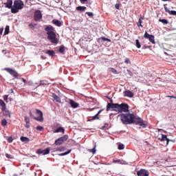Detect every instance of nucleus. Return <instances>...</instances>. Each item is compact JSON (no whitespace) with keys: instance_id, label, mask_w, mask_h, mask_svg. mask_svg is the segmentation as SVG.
I'll list each match as a JSON object with an SVG mask.
<instances>
[{"instance_id":"f257e3e1","label":"nucleus","mask_w":176,"mask_h":176,"mask_svg":"<svg viewBox=\"0 0 176 176\" xmlns=\"http://www.w3.org/2000/svg\"><path fill=\"white\" fill-rule=\"evenodd\" d=\"M120 118V120L123 124H137L140 126L142 129H146L148 125L145 123V121L141 118V117H137L133 113H121L118 115Z\"/></svg>"},{"instance_id":"f03ea898","label":"nucleus","mask_w":176,"mask_h":176,"mask_svg":"<svg viewBox=\"0 0 176 176\" xmlns=\"http://www.w3.org/2000/svg\"><path fill=\"white\" fill-rule=\"evenodd\" d=\"M45 31L47 32V39L52 43L57 45L58 43V39L57 38V36L54 32V28L52 25H46L45 28Z\"/></svg>"},{"instance_id":"7ed1b4c3","label":"nucleus","mask_w":176,"mask_h":176,"mask_svg":"<svg viewBox=\"0 0 176 176\" xmlns=\"http://www.w3.org/2000/svg\"><path fill=\"white\" fill-rule=\"evenodd\" d=\"M24 8V2L21 0H15L13 3L11 13L16 14L19 13L20 10Z\"/></svg>"},{"instance_id":"20e7f679","label":"nucleus","mask_w":176,"mask_h":176,"mask_svg":"<svg viewBox=\"0 0 176 176\" xmlns=\"http://www.w3.org/2000/svg\"><path fill=\"white\" fill-rule=\"evenodd\" d=\"M35 113L36 116H34V114H32V113L30 111V116L34 119V120H37V122H41L42 123L43 122V113H42V111L36 109Z\"/></svg>"},{"instance_id":"39448f33","label":"nucleus","mask_w":176,"mask_h":176,"mask_svg":"<svg viewBox=\"0 0 176 176\" xmlns=\"http://www.w3.org/2000/svg\"><path fill=\"white\" fill-rule=\"evenodd\" d=\"M120 105L118 103H107V111H115L120 112Z\"/></svg>"},{"instance_id":"423d86ee","label":"nucleus","mask_w":176,"mask_h":176,"mask_svg":"<svg viewBox=\"0 0 176 176\" xmlns=\"http://www.w3.org/2000/svg\"><path fill=\"white\" fill-rule=\"evenodd\" d=\"M67 140H68V135H65L58 138L55 141L54 144L55 145H63V144H64V142H65V141H67Z\"/></svg>"},{"instance_id":"0eeeda50","label":"nucleus","mask_w":176,"mask_h":176,"mask_svg":"<svg viewBox=\"0 0 176 176\" xmlns=\"http://www.w3.org/2000/svg\"><path fill=\"white\" fill-rule=\"evenodd\" d=\"M4 71H6V72H8V74L14 76V78H19V73H17V72H16L14 69L12 68L6 67L4 68Z\"/></svg>"},{"instance_id":"6e6552de","label":"nucleus","mask_w":176,"mask_h":176,"mask_svg":"<svg viewBox=\"0 0 176 176\" xmlns=\"http://www.w3.org/2000/svg\"><path fill=\"white\" fill-rule=\"evenodd\" d=\"M144 36L146 39H148V41L151 42L153 45L156 43V41H155V36L149 34L146 31L145 32Z\"/></svg>"},{"instance_id":"1a4fd4ad","label":"nucleus","mask_w":176,"mask_h":176,"mask_svg":"<svg viewBox=\"0 0 176 176\" xmlns=\"http://www.w3.org/2000/svg\"><path fill=\"white\" fill-rule=\"evenodd\" d=\"M42 17H43V15L41 10H36L34 12V21H41V20H42Z\"/></svg>"},{"instance_id":"9d476101","label":"nucleus","mask_w":176,"mask_h":176,"mask_svg":"<svg viewBox=\"0 0 176 176\" xmlns=\"http://www.w3.org/2000/svg\"><path fill=\"white\" fill-rule=\"evenodd\" d=\"M129 108L130 107L126 103H122L120 104V111L119 113H122V112H129Z\"/></svg>"},{"instance_id":"9b49d317","label":"nucleus","mask_w":176,"mask_h":176,"mask_svg":"<svg viewBox=\"0 0 176 176\" xmlns=\"http://www.w3.org/2000/svg\"><path fill=\"white\" fill-rule=\"evenodd\" d=\"M36 153L38 155H49L50 153V148H47L45 150L42 148L38 149Z\"/></svg>"},{"instance_id":"f8f14e48","label":"nucleus","mask_w":176,"mask_h":176,"mask_svg":"<svg viewBox=\"0 0 176 176\" xmlns=\"http://www.w3.org/2000/svg\"><path fill=\"white\" fill-rule=\"evenodd\" d=\"M138 176H149V171L146 169H140L137 172Z\"/></svg>"},{"instance_id":"ddd939ff","label":"nucleus","mask_w":176,"mask_h":176,"mask_svg":"<svg viewBox=\"0 0 176 176\" xmlns=\"http://www.w3.org/2000/svg\"><path fill=\"white\" fill-rule=\"evenodd\" d=\"M5 8L11 9L13 8V0H7V2L4 3Z\"/></svg>"},{"instance_id":"4468645a","label":"nucleus","mask_w":176,"mask_h":176,"mask_svg":"<svg viewBox=\"0 0 176 176\" xmlns=\"http://www.w3.org/2000/svg\"><path fill=\"white\" fill-rule=\"evenodd\" d=\"M164 10L166 13H169L172 16H176V11L175 10H170L168 8H167V5H164Z\"/></svg>"},{"instance_id":"2eb2a0df","label":"nucleus","mask_w":176,"mask_h":176,"mask_svg":"<svg viewBox=\"0 0 176 176\" xmlns=\"http://www.w3.org/2000/svg\"><path fill=\"white\" fill-rule=\"evenodd\" d=\"M158 140L162 142L166 141V145H168V143L170 142V139H168V138H167V135L164 134H162V137L159 138Z\"/></svg>"},{"instance_id":"dca6fc26","label":"nucleus","mask_w":176,"mask_h":176,"mask_svg":"<svg viewBox=\"0 0 176 176\" xmlns=\"http://www.w3.org/2000/svg\"><path fill=\"white\" fill-rule=\"evenodd\" d=\"M124 96L125 97H129L130 98H133V97H134V94H133L131 91L128 90V91H124Z\"/></svg>"},{"instance_id":"f3484780","label":"nucleus","mask_w":176,"mask_h":176,"mask_svg":"<svg viewBox=\"0 0 176 176\" xmlns=\"http://www.w3.org/2000/svg\"><path fill=\"white\" fill-rule=\"evenodd\" d=\"M0 107H1L2 112H5L6 111V103L2 99H0Z\"/></svg>"},{"instance_id":"a211bd4d","label":"nucleus","mask_w":176,"mask_h":176,"mask_svg":"<svg viewBox=\"0 0 176 176\" xmlns=\"http://www.w3.org/2000/svg\"><path fill=\"white\" fill-rule=\"evenodd\" d=\"M52 23H53V24L56 25V27H61V25H63V23H61V21H60L58 19H53Z\"/></svg>"},{"instance_id":"6ab92c4d","label":"nucleus","mask_w":176,"mask_h":176,"mask_svg":"<svg viewBox=\"0 0 176 176\" xmlns=\"http://www.w3.org/2000/svg\"><path fill=\"white\" fill-rule=\"evenodd\" d=\"M69 104L72 108H78L79 107V104L72 100H69Z\"/></svg>"},{"instance_id":"aec40b11","label":"nucleus","mask_w":176,"mask_h":176,"mask_svg":"<svg viewBox=\"0 0 176 176\" xmlns=\"http://www.w3.org/2000/svg\"><path fill=\"white\" fill-rule=\"evenodd\" d=\"M52 97L56 102H61V99L56 94H52Z\"/></svg>"},{"instance_id":"412c9836","label":"nucleus","mask_w":176,"mask_h":176,"mask_svg":"<svg viewBox=\"0 0 176 176\" xmlns=\"http://www.w3.org/2000/svg\"><path fill=\"white\" fill-rule=\"evenodd\" d=\"M102 112V109L100 110L94 116L92 117V119L91 120H100V117H98V115Z\"/></svg>"},{"instance_id":"4be33fe9","label":"nucleus","mask_w":176,"mask_h":176,"mask_svg":"<svg viewBox=\"0 0 176 176\" xmlns=\"http://www.w3.org/2000/svg\"><path fill=\"white\" fill-rule=\"evenodd\" d=\"M46 54L51 56V57H54V56H56V52L54 50H47Z\"/></svg>"},{"instance_id":"5701e85b","label":"nucleus","mask_w":176,"mask_h":176,"mask_svg":"<svg viewBox=\"0 0 176 176\" xmlns=\"http://www.w3.org/2000/svg\"><path fill=\"white\" fill-rule=\"evenodd\" d=\"M65 131V130L64 129V128L62 126H60L56 130L54 131V133H62L63 134H64Z\"/></svg>"},{"instance_id":"b1692460","label":"nucleus","mask_w":176,"mask_h":176,"mask_svg":"<svg viewBox=\"0 0 176 176\" xmlns=\"http://www.w3.org/2000/svg\"><path fill=\"white\" fill-rule=\"evenodd\" d=\"M76 9L79 12H85V10L87 9V8H86L85 6H78Z\"/></svg>"},{"instance_id":"393cba45","label":"nucleus","mask_w":176,"mask_h":176,"mask_svg":"<svg viewBox=\"0 0 176 176\" xmlns=\"http://www.w3.org/2000/svg\"><path fill=\"white\" fill-rule=\"evenodd\" d=\"M108 71H109V72H112V74H119V73L118 72V70L116 69L115 68H113V67H109V68L108 69Z\"/></svg>"},{"instance_id":"a878e982","label":"nucleus","mask_w":176,"mask_h":176,"mask_svg":"<svg viewBox=\"0 0 176 176\" xmlns=\"http://www.w3.org/2000/svg\"><path fill=\"white\" fill-rule=\"evenodd\" d=\"M20 140L22 142H26V143L30 141V139L28 138L24 137V136L21 137Z\"/></svg>"},{"instance_id":"bb28decb","label":"nucleus","mask_w":176,"mask_h":176,"mask_svg":"<svg viewBox=\"0 0 176 176\" xmlns=\"http://www.w3.org/2000/svg\"><path fill=\"white\" fill-rule=\"evenodd\" d=\"M72 152V150H68L67 151L65 152V153H59L58 156H65L66 155H69V153Z\"/></svg>"},{"instance_id":"cd10ccee","label":"nucleus","mask_w":176,"mask_h":176,"mask_svg":"<svg viewBox=\"0 0 176 176\" xmlns=\"http://www.w3.org/2000/svg\"><path fill=\"white\" fill-rule=\"evenodd\" d=\"M65 52V47L64 45H61L59 48V53H61L63 54V53Z\"/></svg>"},{"instance_id":"c85d7f7f","label":"nucleus","mask_w":176,"mask_h":176,"mask_svg":"<svg viewBox=\"0 0 176 176\" xmlns=\"http://www.w3.org/2000/svg\"><path fill=\"white\" fill-rule=\"evenodd\" d=\"M9 30H10L9 25H6L4 30V35H8V34H9Z\"/></svg>"},{"instance_id":"c756f323","label":"nucleus","mask_w":176,"mask_h":176,"mask_svg":"<svg viewBox=\"0 0 176 176\" xmlns=\"http://www.w3.org/2000/svg\"><path fill=\"white\" fill-rule=\"evenodd\" d=\"M40 85H42L43 86H46V85H49V81L41 80V81H40Z\"/></svg>"},{"instance_id":"7c9ffc66","label":"nucleus","mask_w":176,"mask_h":176,"mask_svg":"<svg viewBox=\"0 0 176 176\" xmlns=\"http://www.w3.org/2000/svg\"><path fill=\"white\" fill-rule=\"evenodd\" d=\"M36 25H38L36 23H32L29 25V28H30V30H34Z\"/></svg>"},{"instance_id":"2f4dec72","label":"nucleus","mask_w":176,"mask_h":176,"mask_svg":"<svg viewBox=\"0 0 176 176\" xmlns=\"http://www.w3.org/2000/svg\"><path fill=\"white\" fill-rule=\"evenodd\" d=\"M7 124H8V120H6V119H3L1 120V126L5 127V126H6Z\"/></svg>"},{"instance_id":"473e14b6","label":"nucleus","mask_w":176,"mask_h":176,"mask_svg":"<svg viewBox=\"0 0 176 176\" xmlns=\"http://www.w3.org/2000/svg\"><path fill=\"white\" fill-rule=\"evenodd\" d=\"M135 42H136V47H138V49H141V43H140V40L137 39Z\"/></svg>"},{"instance_id":"72a5a7b5","label":"nucleus","mask_w":176,"mask_h":176,"mask_svg":"<svg viewBox=\"0 0 176 176\" xmlns=\"http://www.w3.org/2000/svg\"><path fill=\"white\" fill-rule=\"evenodd\" d=\"M160 23H162L163 24H167L168 23V21L167 19H159Z\"/></svg>"},{"instance_id":"f704fd0d","label":"nucleus","mask_w":176,"mask_h":176,"mask_svg":"<svg viewBox=\"0 0 176 176\" xmlns=\"http://www.w3.org/2000/svg\"><path fill=\"white\" fill-rule=\"evenodd\" d=\"M89 152H91V153H93V155H94V153H96V145L94 146V147L91 149H88Z\"/></svg>"},{"instance_id":"c9c22d12","label":"nucleus","mask_w":176,"mask_h":176,"mask_svg":"<svg viewBox=\"0 0 176 176\" xmlns=\"http://www.w3.org/2000/svg\"><path fill=\"white\" fill-rule=\"evenodd\" d=\"M56 151H58L59 152H64V151H65V147H58L56 148Z\"/></svg>"},{"instance_id":"e433bc0d","label":"nucleus","mask_w":176,"mask_h":176,"mask_svg":"<svg viewBox=\"0 0 176 176\" xmlns=\"http://www.w3.org/2000/svg\"><path fill=\"white\" fill-rule=\"evenodd\" d=\"M6 157L7 159H14V157L12 155L8 153L6 154Z\"/></svg>"},{"instance_id":"4c0bfd02","label":"nucleus","mask_w":176,"mask_h":176,"mask_svg":"<svg viewBox=\"0 0 176 176\" xmlns=\"http://www.w3.org/2000/svg\"><path fill=\"white\" fill-rule=\"evenodd\" d=\"M102 41H107V42H111V39L106 38L104 36L101 37Z\"/></svg>"},{"instance_id":"58836bf2","label":"nucleus","mask_w":176,"mask_h":176,"mask_svg":"<svg viewBox=\"0 0 176 176\" xmlns=\"http://www.w3.org/2000/svg\"><path fill=\"white\" fill-rule=\"evenodd\" d=\"M118 149L120 151H122V150L124 149V144H119L118 145Z\"/></svg>"},{"instance_id":"ea45409f","label":"nucleus","mask_w":176,"mask_h":176,"mask_svg":"<svg viewBox=\"0 0 176 176\" xmlns=\"http://www.w3.org/2000/svg\"><path fill=\"white\" fill-rule=\"evenodd\" d=\"M25 123H29L30 124V117H28V116H25Z\"/></svg>"},{"instance_id":"a19ab883","label":"nucleus","mask_w":176,"mask_h":176,"mask_svg":"<svg viewBox=\"0 0 176 176\" xmlns=\"http://www.w3.org/2000/svg\"><path fill=\"white\" fill-rule=\"evenodd\" d=\"M36 129L38 131H42V130H43V126H37Z\"/></svg>"},{"instance_id":"79ce46f5","label":"nucleus","mask_w":176,"mask_h":176,"mask_svg":"<svg viewBox=\"0 0 176 176\" xmlns=\"http://www.w3.org/2000/svg\"><path fill=\"white\" fill-rule=\"evenodd\" d=\"M124 63L125 64H130L131 63L130 58H126L124 60Z\"/></svg>"},{"instance_id":"37998d69","label":"nucleus","mask_w":176,"mask_h":176,"mask_svg":"<svg viewBox=\"0 0 176 176\" xmlns=\"http://www.w3.org/2000/svg\"><path fill=\"white\" fill-rule=\"evenodd\" d=\"M120 2H118V3H117L116 5H115V8H116V9H118V10H119V8H120Z\"/></svg>"},{"instance_id":"c03bdc74","label":"nucleus","mask_w":176,"mask_h":176,"mask_svg":"<svg viewBox=\"0 0 176 176\" xmlns=\"http://www.w3.org/2000/svg\"><path fill=\"white\" fill-rule=\"evenodd\" d=\"M86 14H88V16L89 17H93V16H94V14H93V12H87Z\"/></svg>"},{"instance_id":"a18cd8bd","label":"nucleus","mask_w":176,"mask_h":176,"mask_svg":"<svg viewBox=\"0 0 176 176\" xmlns=\"http://www.w3.org/2000/svg\"><path fill=\"white\" fill-rule=\"evenodd\" d=\"M138 25L140 27H142V20H141V19H139Z\"/></svg>"},{"instance_id":"49530a36","label":"nucleus","mask_w":176,"mask_h":176,"mask_svg":"<svg viewBox=\"0 0 176 176\" xmlns=\"http://www.w3.org/2000/svg\"><path fill=\"white\" fill-rule=\"evenodd\" d=\"M8 98H9V96L5 95L3 96V100L6 101V102H8Z\"/></svg>"},{"instance_id":"de8ad7c7","label":"nucleus","mask_w":176,"mask_h":176,"mask_svg":"<svg viewBox=\"0 0 176 176\" xmlns=\"http://www.w3.org/2000/svg\"><path fill=\"white\" fill-rule=\"evenodd\" d=\"M5 115L6 116H8L9 118H10V113L9 112V111H5Z\"/></svg>"},{"instance_id":"09e8293b","label":"nucleus","mask_w":176,"mask_h":176,"mask_svg":"<svg viewBox=\"0 0 176 176\" xmlns=\"http://www.w3.org/2000/svg\"><path fill=\"white\" fill-rule=\"evenodd\" d=\"M108 126H109V124H104V126H102V129L104 130V129H108Z\"/></svg>"},{"instance_id":"8fccbe9b","label":"nucleus","mask_w":176,"mask_h":176,"mask_svg":"<svg viewBox=\"0 0 176 176\" xmlns=\"http://www.w3.org/2000/svg\"><path fill=\"white\" fill-rule=\"evenodd\" d=\"M8 141L10 143L13 142V138H12V137L8 138Z\"/></svg>"},{"instance_id":"3c124183","label":"nucleus","mask_w":176,"mask_h":176,"mask_svg":"<svg viewBox=\"0 0 176 176\" xmlns=\"http://www.w3.org/2000/svg\"><path fill=\"white\" fill-rule=\"evenodd\" d=\"M113 163H121L120 160H113Z\"/></svg>"},{"instance_id":"603ef678","label":"nucleus","mask_w":176,"mask_h":176,"mask_svg":"<svg viewBox=\"0 0 176 176\" xmlns=\"http://www.w3.org/2000/svg\"><path fill=\"white\" fill-rule=\"evenodd\" d=\"M20 79L21 80H22V82H23V83H27V80L25 79L24 78H21Z\"/></svg>"},{"instance_id":"864d4df0","label":"nucleus","mask_w":176,"mask_h":176,"mask_svg":"<svg viewBox=\"0 0 176 176\" xmlns=\"http://www.w3.org/2000/svg\"><path fill=\"white\" fill-rule=\"evenodd\" d=\"M8 93H9V94H13V93H14L13 89H10L8 91Z\"/></svg>"},{"instance_id":"5fc2aeb1","label":"nucleus","mask_w":176,"mask_h":176,"mask_svg":"<svg viewBox=\"0 0 176 176\" xmlns=\"http://www.w3.org/2000/svg\"><path fill=\"white\" fill-rule=\"evenodd\" d=\"M25 127H26L27 129H30V123H26V124H25Z\"/></svg>"},{"instance_id":"6e6d98bb","label":"nucleus","mask_w":176,"mask_h":176,"mask_svg":"<svg viewBox=\"0 0 176 176\" xmlns=\"http://www.w3.org/2000/svg\"><path fill=\"white\" fill-rule=\"evenodd\" d=\"M3 32V28H1L0 29V35H1V34Z\"/></svg>"},{"instance_id":"4d7b16f0","label":"nucleus","mask_w":176,"mask_h":176,"mask_svg":"<svg viewBox=\"0 0 176 176\" xmlns=\"http://www.w3.org/2000/svg\"><path fill=\"white\" fill-rule=\"evenodd\" d=\"M81 3H83L85 2H87V0H80Z\"/></svg>"},{"instance_id":"13d9d810","label":"nucleus","mask_w":176,"mask_h":176,"mask_svg":"<svg viewBox=\"0 0 176 176\" xmlns=\"http://www.w3.org/2000/svg\"><path fill=\"white\" fill-rule=\"evenodd\" d=\"M168 97H169V98H175V96H168Z\"/></svg>"},{"instance_id":"bf43d9fd","label":"nucleus","mask_w":176,"mask_h":176,"mask_svg":"<svg viewBox=\"0 0 176 176\" xmlns=\"http://www.w3.org/2000/svg\"><path fill=\"white\" fill-rule=\"evenodd\" d=\"M163 2H167V1H171V0H162Z\"/></svg>"},{"instance_id":"052dcab7","label":"nucleus","mask_w":176,"mask_h":176,"mask_svg":"<svg viewBox=\"0 0 176 176\" xmlns=\"http://www.w3.org/2000/svg\"><path fill=\"white\" fill-rule=\"evenodd\" d=\"M97 170H100V167L96 168L95 169V171H97Z\"/></svg>"},{"instance_id":"680f3d73","label":"nucleus","mask_w":176,"mask_h":176,"mask_svg":"<svg viewBox=\"0 0 176 176\" xmlns=\"http://www.w3.org/2000/svg\"><path fill=\"white\" fill-rule=\"evenodd\" d=\"M42 57V58H43V60H45V58H46V57H45V56H41Z\"/></svg>"},{"instance_id":"e2e57ef3","label":"nucleus","mask_w":176,"mask_h":176,"mask_svg":"<svg viewBox=\"0 0 176 176\" xmlns=\"http://www.w3.org/2000/svg\"><path fill=\"white\" fill-rule=\"evenodd\" d=\"M110 102H112V100H111Z\"/></svg>"},{"instance_id":"0e129e2a","label":"nucleus","mask_w":176,"mask_h":176,"mask_svg":"<svg viewBox=\"0 0 176 176\" xmlns=\"http://www.w3.org/2000/svg\"><path fill=\"white\" fill-rule=\"evenodd\" d=\"M175 100H176V97H175Z\"/></svg>"}]
</instances>
